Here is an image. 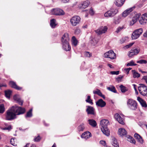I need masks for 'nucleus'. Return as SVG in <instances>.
<instances>
[{
	"label": "nucleus",
	"mask_w": 147,
	"mask_h": 147,
	"mask_svg": "<svg viewBox=\"0 0 147 147\" xmlns=\"http://www.w3.org/2000/svg\"><path fill=\"white\" fill-rule=\"evenodd\" d=\"M69 38L68 33H65L62 36L61 39L63 49L66 51H69L71 47L69 44Z\"/></svg>",
	"instance_id": "f257e3e1"
},
{
	"label": "nucleus",
	"mask_w": 147,
	"mask_h": 147,
	"mask_svg": "<svg viewBox=\"0 0 147 147\" xmlns=\"http://www.w3.org/2000/svg\"><path fill=\"white\" fill-rule=\"evenodd\" d=\"M109 124V121L107 119H102L100 122L101 131L103 134L107 136H109L110 134L109 130L107 128V126Z\"/></svg>",
	"instance_id": "f03ea898"
},
{
	"label": "nucleus",
	"mask_w": 147,
	"mask_h": 147,
	"mask_svg": "<svg viewBox=\"0 0 147 147\" xmlns=\"http://www.w3.org/2000/svg\"><path fill=\"white\" fill-rule=\"evenodd\" d=\"M5 116V119L9 121L12 120L16 118V114L11 107L6 111Z\"/></svg>",
	"instance_id": "7ed1b4c3"
},
{
	"label": "nucleus",
	"mask_w": 147,
	"mask_h": 147,
	"mask_svg": "<svg viewBox=\"0 0 147 147\" xmlns=\"http://www.w3.org/2000/svg\"><path fill=\"white\" fill-rule=\"evenodd\" d=\"M13 112L16 115H19L22 114L25 112L26 110L24 108L18 106L16 105L11 107Z\"/></svg>",
	"instance_id": "20e7f679"
},
{
	"label": "nucleus",
	"mask_w": 147,
	"mask_h": 147,
	"mask_svg": "<svg viewBox=\"0 0 147 147\" xmlns=\"http://www.w3.org/2000/svg\"><path fill=\"white\" fill-rule=\"evenodd\" d=\"M128 107L132 110H135L137 108V103L136 101L132 99H129L127 102Z\"/></svg>",
	"instance_id": "39448f33"
},
{
	"label": "nucleus",
	"mask_w": 147,
	"mask_h": 147,
	"mask_svg": "<svg viewBox=\"0 0 147 147\" xmlns=\"http://www.w3.org/2000/svg\"><path fill=\"white\" fill-rule=\"evenodd\" d=\"M143 32V29L140 28L134 31L132 34L131 38L132 39H136L138 38Z\"/></svg>",
	"instance_id": "423d86ee"
},
{
	"label": "nucleus",
	"mask_w": 147,
	"mask_h": 147,
	"mask_svg": "<svg viewBox=\"0 0 147 147\" xmlns=\"http://www.w3.org/2000/svg\"><path fill=\"white\" fill-rule=\"evenodd\" d=\"M118 12V10L116 9H112L108 11L104 14L105 17H111L114 16Z\"/></svg>",
	"instance_id": "0eeeda50"
},
{
	"label": "nucleus",
	"mask_w": 147,
	"mask_h": 147,
	"mask_svg": "<svg viewBox=\"0 0 147 147\" xmlns=\"http://www.w3.org/2000/svg\"><path fill=\"white\" fill-rule=\"evenodd\" d=\"M81 18L79 16H75L73 17L70 20V22L73 26H76L80 22Z\"/></svg>",
	"instance_id": "6e6552de"
},
{
	"label": "nucleus",
	"mask_w": 147,
	"mask_h": 147,
	"mask_svg": "<svg viewBox=\"0 0 147 147\" xmlns=\"http://www.w3.org/2000/svg\"><path fill=\"white\" fill-rule=\"evenodd\" d=\"M51 13L52 14L56 15H63L65 14L64 12L62 9L56 8L52 9L51 11Z\"/></svg>",
	"instance_id": "1a4fd4ad"
},
{
	"label": "nucleus",
	"mask_w": 147,
	"mask_h": 147,
	"mask_svg": "<svg viewBox=\"0 0 147 147\" xmlns=\"http://www.w3.org/2000/svg\"><path fill=\"white\" fill-rule=\"evenodd\" d=\"M104 57L105 58H108L111 59H114L115 57V54L112 50H110L106 52L104 54Z\"/></svg>",
	"instance_id": "9d476101"
},
{
	"label": "nucleus",
	"mask_w": 147,
	"mask_h": 147,
	"mask_svg": "<svg viewBox=\"0 0 147 147\" xmlns=\"http://www.w3.org/2000/svg\"><path fill=\"white\" fill-rule=\"evenodd\" d=\"M140 24L144 25L147 22V13L143 14L139 20Z\"/></svg>",
	"instance_id": "9b49d317"
},
{
	"label": "nucleus",
	"mask_w": 147,
	"mask_h": 147,
	"mask_svg": "<svg viewBox=\"0 0 147 147\" xmlns=\"http://www.w3.org/2000/svg\"><path fill=\"white\" fill-rule=\"evenodd\" d=\"M107 26L101 27L96 31V32L98 34L100 35L105 33L107 30Z\"/></svg>",
	"instance_id": "f8f14e48"
},
{
	"label": "nucleus",
	"mask_w": 147,
	"mask_h": 147,
	"mask_svg": "<svg viewBox=\"0 0 147 147\" xmlns=\"http://www.w3.org/2000/svg\"><path fill=\"white\" fill-rule=\"evenodd\" d=\"M140 51L139 49L135 48L131 50L129 53L128 55L129 57H132L133 56L137 55Z\"/></svg>",
	"instance_id": "ddd939ff"
},
{
	"label": "nucleus",
	"mask_w": 147,
	"mask_h": 147,
	"mask_svg": "<svg viewBox=\"0 0 147 147\" xmlns=\"http://www.w3.org/2000/svg\"><path fill=\"white\" fill-rule=\"evenodd\" d=\"M114 117L116 119L120 124L122 125L124 124V119L117 113L115 115Z\"/></svg>",
	"instance_id": "4468645a"
},
{
	"label": "nucleus",
	"mask_w": 147,
	"mask_h": 147,
	"mask_svg": "<svg viewBox=\"0 0 147 147\" xmlns=\"http://www.w3.org/2000/svg\"><path fill=\"white\" fill-rule=\"evenodd\" d=\"M87 109L86 111L88 114L94 115L95 114V109L92 107L87 106H86Z\"/></svg>",
	"instance_id": "2eb2a0df"
},
{
	"label": "nucleus",
	"mask_w": 147,
	"mask_h": 147,
	"mask_svg": "<svg viewBox=\"0 0 147 147\" xmlns=\"http://www.w3.org/2000/svg\"><path fill=\"white\" fill-rule=\"evenodd\" d=\"M141 15V14L138 13L136 14L135 16L133 18L131 21L130 22V25H133L137 20H139V18Z\"/></svg>",
	"instance_id": "dca6fc26"
},
{
	"label": "nucleus",
	"mask_w": 147,
	"mask_h": 147,
	"mask_svg": "<svg viewBox=\"0 0 147 147\" xmlns=\"http://www.w3.org/2000/svg\"><path fill=\"white\" fill-rule=\"evenodd\" d=\"M96 105L97 106L102 108L105 106L106 103L102 99H100L96 102Z\"/></svg>",
	"instance_id": "f3484780"
},
{
	"label": "nucleus",
	"mask_w": 147,
	"mask_h": 147,
	"mask_svg": "<svg viewBox=\"0 0 147 147\" xmlns=\"http://www.w3.org/2000/svg\"><path fill=\"white\" fill-rule=\"evenodd\" d=\"M91 133L88 131H86L83 133L82 135L81 138L86 140L91 136Z\"/></svg>",
	"instance_id": "a211bd4d"
},
{
	"label": "nucleus",
	"mask_w": 147,
	"mask_h": 147,
	"mask_svg": "<svg viewBox=\"0 0 147 147\" xmlns=\"http://www.w3.org/2000/svg\"><path fill=\"white\" fill-rule=\"evenodd\" d=\"M134 8L135 7H133L125 10L122 13V16L124 17H126L130 12L132 11Z\"/></svg>",
	"instance_id": "6ab92c4d"
},
{
	"label": "nucleus",
	"mask_w": 147,
	"mask_h": 147,
	"mask_svg": "<svg viewBox=\"0 0 147 147\" xmlns=\"http://www.w3.org/2000/svg\"><path fill=\"white\" fill-rule=\"evenodd\" d=\"M13 99L15 100L16 101L17 103L19 105H23V101L19 97V96L18 95H16L14 96Z\"/></svg>",
	"instance_id": "aec40b11"
},
{
	"label": "nucleus",
	"mask_w": 147,
	"mask_h": 147,
	"mask_svg": "<svg viewBox=\"0 0 147 147\" xmlns=\"http://www.w3.org/2000/svg\"><path fill=\"white\" fill-rule=\"evenodd\" d=\"M10 86L13 88L17 90H19L22 89V88L18 86L15 82L10 81L9 83Z\"/></svg>",
	"instance_id": "412c9836"
},
{
	"label": "nucleus",
	"mask_w": 147,
	"mask_h": 147,
	"mask_svg": "<svg viewBox=\"0 0 147 147\" xmlns=\"http://www.w3.org/2000/svg\"><path fill=\"white\" fill-rule=\"evenodd\" d=\"M119 134L121 136H125L127 137V132L123 128H120L119 129Z\"/></svg>",
	"instance_id": "4be33fe9"
},
{
	"label": "nucleus",
	"mask_w": 147,
	"mask_h": 147,
	"mask_svg": "<svg viewBox=\"0 0 147 147\" xmlns=\"http://www.w3.org/2000/svg\"><path fill=\"white\" fill-rule=\"evenodd\" d=\"M89 3L90 2L89 1H85L80 5L79 6V7L80 9H85L88 7Z\"/></svg>",
	"instance_id": "5701e85b"
},
{
	"label": "nucleus",
	"mask_w": 147,
	"mask_h": 147,
	"mask_svg": "<svg viewBox=\"0 0 147 147\" xmlns=\"http://www.w3.org/2000/svg\"><path fill=\"white\" fill-rule=\"evenodd\" d=\"M137 100L140 102V104L142 107L146 108L147 107V105L145 101L139 97H137Z\"/></svg>",
	"instance_id": "b1692460"
},
{
	"label": "nucleus",
	"mask_w": 147,
	"mask_h": 147,
	"mask_svg": "<svg viewBox=\"0 0 147 147\" xmlns=\"http://www.w3.org/2000/svg\"><path fill=\"white\" fill-rule=\"evenodd\" d=\"M88 123L90 125L93 127H95L97 123L96 121L92 119H90L88 120Z\"/></svg>",
	"instance_id": "393cba45"
},
{
	"label": "nucleus",
	"mask_w": 147,
	"mask_h": 147,
	"mask_svg": "<svg viewBox=\"0 0 147 147\" xmlns=\"http://www.w3.org/2000/svg\"><path fill=\"white\" fill-rule=\"evenodd\" d=\"M112 145L114 147H119V144L117 142L115 138L114 137L112 138Z\"/></svg>",
	"instance_id": "a878e982"
},
{
	"label": "nucleus",
	"mask_w": 147,
	"mask_h": 147,
	"mask_svg": "<svg viewBox=\"0 0 147 147\" xmlns=\"http://www.w3.org/2000/svg\"><path fill=\"white\" fill-rule=\"evenodd\" d=\"M93 93L94 94H97L103 98H105V96L102 94L100 90L98 89H97L96 90H94L93 91Z\"/></svg>",
	"instance_id": "bb28decb"
},
{
	"label": "nucleus",
	"mask_w": 147,
	"mask_h": 147,
	"mask_svg": "<svg viewBox=\"0 0 147 147\" xmlns=\"http://www.w3.org/2000/svg\"><path fill=\"white\" fill-rule=\"evenodd\" d=\"M125 0H115L116 5L118 7L123 5Z\"/></svg>",
	"instance_id": "cd10ccee"
},
{
	"label": "nucleus",
	"mask_w": 147,
	"mask_h": 147,
	"mask_svg": "<svg viewBox=\"0 0 147 147\" xmlns=\"http://www.w3.org/2000/svg\"><path fill=\"white\" fill-rule=\"evenodd\" d=\"M71 42L72 45L74 47H76L78 44V41L74 36L72 37Z\"/></svg>",
	"instance_id": "c85d7f7f"
},
{
	"label": "nucleus",
	"mask_w": 147,
	"mask_h": 147,
	"mask_svg": "<svg viewBox=\"0 0 147 147\" xmlns=\"http://www.w3.org/2000/svg\"><path fill=\"white\" fill-rule=\"evenodd\" d=\"M85 128L84 124L83 123L81 124L78 127L77 129L78 131H83Z\"/></svg>",
	"instance_id": "c756f323"
},
{
	"label": "nucleus",
	"mask_w": 147,
	"mask_h": 147,
	"mask_svg": "<svg viewBox=\"0 0 147 147\" xmlns=\"http://www.w3.org/2000/svg\"><path fill=\"white\" fill-rule=\"evenodd\" d=\"M121 20V18L120 16H117L115 17L114 19V23L116 24H117L119 23Z\"/></svg>",
	"instance_id": "7c9ffc66"
},
{
	"label": "nucleus",
	"mask_w": 147,
	"mask_h": 147,
	"mask_svg": "<svg viewBox=\"0 0 147 147\" xmlns=\"http://www.w3.org/2000/svg\"><path fill=\"white\" fill-rule=\"evenodd\" d=\"M56 20L55 19H52L50 21V25L52 28H54L56 26Z\"/></svg>",
	"instance_id": "2f4dec72"
},
{
	"label": "nucleus",
	"mask_w": 147,
	"mask_h": 147,
	"mask_svg": "<svg viewBox=\"0 0 147 147\" xmlns=\"http://www.w3.org/2000/svg\"><path fill=\"white\" fill-rule=\"evenodd\" d=\"M32 109H30L26 113L25 117L26 118L31 117L32 116Z\"/></svg>",
	"instance_id": "473e14b6"
},
{
	"label": "nucleus",
	"mask_w": 147,
	"mask_h": 147,
	"mask_svg": "<svg viewBox=\"0 0 147 147\" xmlns=\"http://www.w3.org/2000/svg\"><path fill=\"white\" fill-rule=\"evenodd\" d=\"M133 72V77L134 78H138L140 76V74L136 71L135 70H132Z\"/></svg>",
	"instance_id": "72a5a7b5"
},
{
	"label": "nucleus",
	"mask_w": 147,
	"mask_h": 147,
	"mask_svg": "<svg viewBox=\"0 0 147 147\" xmlns=\"http://www.w3.org/2000/svg\"><path fill=\"white\" fill-rule=\"evenodd\" d=\"M107 89L108 90L113 92L114 93H116L117 91L115 90V87L113 86H111L110 87H107Z\"/></svg>",
	"instance_id": "f704fd0d"
},
{
	"label": "nucleus",
	"mask_w": 147,
	"mask_h": 147,
	"mask_svg": "<svg viewBox=\"0 0 147 147\" xmlns=\"http://www.w3.org/2000/svg\"><path fill=\"white\" fill-rule=\"evenodd\" d=\"M128 138V141L131 143L135 144L136 142L135 140L134 139V138L131 136H129V137H127Z\"/></svg>",
	"instance_id": "c9c22d12"
},
{
	"label": "nucleus",
	"mask_w": 147,
	"mask_h": 147,
	"mask_svg": "<svg viewBox=\"0 0 147 147\" xmlns=\"http://www.w3.org/2000/svg\"><path fill=\"white\" fill-rule=\"evenodd\" d=\"M11 91L9 90L5 91V96L7 98H10V95L11 94Z\"/></svg>",
	"instance_id": "e433bc0d"
},
{
	"label": "nucleus",
	"mask_w": 147,
	"mask_h": 147,
	"mask_svg": "<svg viewBox=\"0 0 147 147\" xmlns=\"http://www.w3.org/2000/svg\"><path fill=\"white\" fill-rule=\"evenodd\" d=\"M5 109L3 104H0V113L3 114L5 112Z\"/></svg>",
	"instance_id": "4c0bfd02"
},
{
	"label": "nucleus",
	"mask_w": 147,
	"mask_h": 147,
	"mask_svg": "<svg viewBox=\"0 0 147 147\" xmlns=\"http://www.w3.org/2000/svg\"><path fill=\"white\" fill-rule=\"evenodd\" d=\"M119 87L122 92H125L127 90V88L122 85H121L119 86Z\"/></svg>",
	"instance_id": "58836bf2"
},
{
	"label": "nucleus",
	"mask_w": 147,
	"mask_h": 147,
	"mask_svg": "<svg viewBox=\"0 0 147 147\" xmlns=\"http://www.w3.org/2000/svg\"><path fill=\"white\" fill-rule=\"evenodd\" d=\"M86 101L87 102L89 103L91 105L93 104V103L92 102V100L90 99V96H88L86 100Z\"/></svg>",
	"instance_id": "ea45409f"
},
{
	"label": "nucleus",
	"mask_w": 147,
	"mask_h": 147,
	"mask_svg": "<svg viewBox=\"0 0 147 147\" xmlns=\"http://www.w3.org/2000/svg\"><path fill=\"white\" fill-rule=\"evenodd\" d=\"M137 63H140L141 64H146L147 63V61L146 60H140L139 61H138L136 62Z\"/></svg>",
	"instance_id": "a19ab883"
},
{
	"label": "nucleus",
	"mask_w": 147,
	"mask_h": 147,
	"mask_svg": "<svg viewBox=\"0 0 147 147\" xmlns=\"http://www.w3.org/2000/svg\"><path fill=\"white\" fill-rule=\"evenodd\" d=\"M137 65V64H135L134 63L133 61L132 60L130 61L128 63L126 64V66H133V65Z\"/></svg>",
	"instance_id": "79ce46f5"
},
{
	"label": "nucleus",
	"mask_w": 147,
	"mask_h": 147,
	"mask_svg": "<svg viewBox=\"0 0 147 147\" xmlns=\"http://www.w3.org/2000/svg\"><path fill=\"white\" fill-rule=\"evenodd\" d=\"M97 42V41L95 40L94 38L92 39L90 41V43L94 45H95Z\"/></svg>",
	"instance_id": "37998d69"
},
{
	"label": "nucleus",
	"mask_w": 147,
	"mask_h": 147,
	"mask_svg": "<svg viewBox=\"0 0 147 147\" xmlns=\"http://www.w3.org/2000/svg\"><path fill=\"white\" fill-rule=\"evenodd\" d=\"M140 93L141 94L144 96H147V90L145 91H141Z\"/></svg>",
	"instance_id": "c03bdc74"
},
{
	"label": "nucleus",
	"mask_w": 147,
	"mask_h": 147,
	"mask_svg": "<svg viewBox=\"0 0 147 147\" xmlns=\"http://www.w3.org/2000/svg\"><path fill=\"white\" fill-rule=\"evenodd\" d=\"M128 39L127 37H123L120 40V42L121 43H123L125 42L126 40Z\"/></svg>",
	"instance_id": "a18cd8bd"
},
{
	"label": "nucleus",
	"mask_w": 147,
	"mask_h": 147,
	"mask_svg": "<svg viewBox=\"0 0 147 147\" xmlns=\"http://www.w3.org/2000/svg\"><path fill=\"white\" fill-rule=\"evenodd\" d=\"M123 28V26L119 27L117 28L115 32L117 33H118L120 32Z\"/></svg>",
	"instance_id": "49530a36"
},
{
	"label": "nucleus",
	"mask_w": 147,
	"mask_h": 147,
	"mask_svg": "<svg viewBox=\"0 0 147 147\" xmlns=\"http://www.w3.org/2000/svg\"><path fill=\"white\" fill-rule=\"evenodd\" d=\"M100 143L103 146L105 147L107 146L106 143L105 141L103 140H101L100 141Z\"/></svg>",
	"instance_id": "de8ad7c7"
},
{
	"label": "nucleus",
	"mask_w": 147,
	"mask_h": 147,
	"mask_svg": "<svg viewBox=\"0 0 147 147\" xmlns=\"http://www.w3.org/2000/svg\"><path fill=\"white\" fill-rule=\"evenodd\" d=\"M41 139V138L39 136H38L37 137H35L34 140L35 142H38Z\"/></svg>",
	"instance_id": "09e8293b"
},
{
	"label": "nucleus",
	"mask_w": 147,
	"mask_h": 147,
	"mask_svg": "<svg viewBox=\"0 0 147 147\" xmlns=\"http://www.w3.org/2000/svg\"><path fill=\"white\" fill-rule=\"evenodd\" d=\"M14 138H12L11 140L10 143L12 145L15 146H16V144H15L14 142Z\"/></svg>",
	"instance_id": "8fccbe9b"
},
{
	"label": "nucleus",
	"mask_w": 147,
	"mask_h": 147,
	"mask_svg": "<svg viewBox=\"0 0 147 147\" xmlns=\"http://www.w3.org/2000/svg\"><path fill=\"white\" fill-rule=\"evenodd\" d=\"M85 55L86 57H90L91 56L92 54L88 52H86L85 53Z\"/></svg>",
	"instance_id": "3c124183"
},
{
	"label": "nucleus",
	"mask_w": 147,
	"mask_h": 147,
	"mask_svg": "<svg viewBox=\"0 0 147 147\" xmlns=\"http://www.w3.org/2000/svg\"><path fill=\"white\" fill-rule=\"evenodd\" d=\"M138 89L139 91L140 92L141 91H145L147 90V87H145L143 88H140V87H138Z\"/></svg>",
	"instance_id": "603ef678"
},
{
	"label": "nucleus",
	"mask_w": 147,
	"mask_h": 147,
	"mask_svg": "<svg viewBox=\"0 0 147 147\" xmlns=\"http://www.w3.org/2000/svg\"><path fill=\"white\" fill-rule=\"evenodd\" d=\"M81 31L80 29L77 28L75 31V33L76 34H79L80 33Z\"/></svg>",
	"instance_id": "864d4df0"
},
{
	"label": "nucleus",
	"mask_w": 147,
	"mask_h": 147,
	"mask_svg": "<svg viewBox=\"0 0 147 147\" xmlns=\"http://www.w3.org/2000/svg\"><path fill=\"white\" fill-rule=\"evenodd\" d=\"M131 69V68H125L124 69V70L125 71L127 74H129V71Z\"/></svg>",
	"instance_id": "5fc2aeb1"
},
{
	"label": "nucleus",
	"mask_w": 147,
	"mask_h": 147,
	"mask_svg": "<svg viewBox=\"0 0 147 147\" xmlns=\"http://www.w3.org/2000/svg\"><path fill=\"white\" fill-rule=\"evenodd\" d=\"M119 71H111L110 72V73L113 75H118L119 74Z\"/></svg>",
	"instance_id": "6e6d98bb"
},
{
	"label": "nucleus",
	"mask_w": 147,
	"mask_h": 147,
	"mask_svg": "<svg viewBox=\"0 0 147 147\" xmlns=\"http://www.w3.org/2000/svg\"><path fill=\"white\" fill-rule=\"evenodd\" d=\"M134 136L135 138L138 139L139 138H140V136L138 134L136 133L134 135Z\"/></svg>",
	"instance_id": "4d7b16f0"
},
{
	"label": "nucleus",
	"mask_w": 147,
	"mask_h": 147,
	"mask_svg": "<svg viewBox=\"0 0 147 147\" xmlns=\"http://www.w3.org/2000/svg\"><path fill=\"white\" fill-rule=\"evenodd\" d=\"M138 141L141 143L142 144L143 143V141L142 139V137L140 136V138H139L138 139H137Z\"/></svg>",
	"instance_id": "13d9d810"
},
{
	"label": "nucleus",
	"mask_w": 147,
	"mask_h": 147,
	"mask_svg": "<svg viewBox=\"0 0 147 147\" xmlns=\"http://www.w3.org/2000/svg\"><path fill=\"white\" fill-rule=\"evenodd\" d=\"M134 43L133 42L129 44L126 45L125 47L126 48H128L131 47L133 45Z\"/></svg>",
	"instance_id": "bf43d9fd"
},
{
	"label": "nucleus",
	"mask_w": 147,
	"mask_h": 147,
	"mask_svg": "<svg viewBox=\"0 0 147 147\" xmlns=\"http://www.w3.org/2000/svg\"><path fill=\"white\" fill-rule=\"evenodd\" d=\"M89 12V13L91 15H92L94 14V11L92 9V8H90Z\"/></svg>",
	"instance_id": "052dcab7"
},
{
	"label": "nucleus",
	"mask_w": 147,
	"mask_h": 147,
	"mask_svg": "<svg viewBox=\"0 0 147 147\" xmlns=\"http://www.w3.org/2000/svg\"><path fill=\"white\" fill-rule=\"evenodd\" d=\"M139 85L140 86L138 87H140H140L141 88H143L147 87L146 86L143 84H140Z\"/></svg>",
	"instance_id": "680f3d73"
},
{
	"label": "nucleus",
	"mask_w": 147,
	"mask_h": 147,
	"mask_svg": "<svg viewBox=\"0 0 147 147\" xmlns=\"http://www.w3.org/2000/svg\"><path fill=\"white\" fill-rule=\"evenodd\" d=\"M133 85L134 86V90H135V92H137V93L138 94V92L137 91V89L136 88V85L134 84H133Z\"/></svg>",
	"instance_id": "e2e57ef3"
},
{
	"label": "nucleus",
	"mask_w": 147,
	"mask_h": 147,
	"mask_svg": "<svg viewBox=\"0 0 147 147\" xmlns=\"http://www.w3.org/2000/svg\"><path fill=\"white\" fill-rule=\"evenodd\" d=\"M142 79L145 80V81H146V82L147 83V76H144L143 78H142Z\"/></svg>",
	"instance_id": "0e129e2a"
},
{
	"label": "nucleus",
	"mask_w": 147,
	"mask_h": 147,
	"mask_svg": "<svg viewBox=\"0 0 147 147\" xmlns=\"http://www.w3.org/2000/svg\"><path fill=\"white\" fill-rule=\"evenodd\" d=\"M143 36L144 37L147 38V31L143 34Z\"/></svg>",
	"instance_id": "69168bd1"
},
{
	"label": "nucleus",
	"mask_w": 147,
	"mask_h": 147,
	"mask_svg": "<svg viewBox=\"0 0 147 147\" xmlns=\"http://www.w3.org/2000/svg\"><path fill=\"white\" fill-rule=\"evenodd\" d=\"M11 129V126H8L7 127H5V129H7V130H10Z\"/></svg>",
	"instance_id": "338daca9"
},
{
	"label": "nucleus",
	"mask_w": 147,
	"mask_h": 147,
	"mask_svg": "<svg viewBox=\"0 0 147 147\" xmlns=\"http://www.w3.org/2000/svg\"><path fill=\"white\" fill-rule=\"evenodd\" d=\"M69 0H61V1L63 3H66L68 2Z\"/></svg>",
	"instance_id": "774afa93"
}]
</instances>
